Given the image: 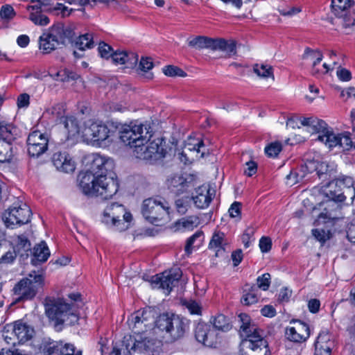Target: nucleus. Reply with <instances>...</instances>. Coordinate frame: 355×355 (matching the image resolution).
Returning <instances> with one entry per match:
<instances>
[{
  "label": "nucleus",
  "instance_id": "nucleus-22",
  "mask_svg": "<svg viewBox=\"0 0 355 355\" xmlns=\"http://www.w3.org/2000/svg\"><path fill=\"white\" fill-rule=\"evenodd\" d=\"M52 162L58 171L71 173L75 170V162L67 152L55 153Z\"/></svg>",
  "mask_w": 355,
  "mask_h": 355
},
{
  "label": "nucleus",
  "instance_id": "nucleus-52",
  "mask_svg": "<svg viewBox=\"0 0 355 355\" xmlns=\"http://www.w3.org/2000/svg\"><path fill=\"white\" fill-rule=\"evenodd\" d=\"M17 254V253L15 249H11L5 252L0 257V264H8L12 263L15 261Z\"/></svg>",
  "mask_w": 355,
  "mask_h": 355
},
{
  "label": "nucleus",
  "instance_id": "nucleus-64",
  "mask_svg": "<svg viewBox=\"0 0 355 355\" xmlns=\"http://www.w3.org/2000/svg\"><path fill=\"white\" fill-rule=\"evenodd\" d=\"M62 355H81V352H75V347L71 344H62Z\"/></svg>",
  "mask_w": 355,
  "mask_h": 355
},
{
  "label": "nucleus",
  "instance_id": "nucleus-10",
  "mask_svg": "<svg viewBox=\"0 0 355 355\" xmlns=\"http://www.w3.org/2000/svg\"><path fill=\"white\" fill-rule=\"evenodd\" d=\"M169 207L165 200L149 198L143 201L141 214L150 223H155L168 216Z\"/></svg>",
  "mask_w": 355,
  "mask_h": 355
},
{
  "label": "nucleus",
  "instance_id": "nucleus-18",
  "mask_svg": "<svg viewBox=\"0 0 355 355\" xmlns=\"http://www.w3.org/2000/svg\"><path fill=\"white\" fill-rule=\"evenodd\" d=\"M218 333L210 324L200 322L195 329V337L198 342L207 347H214L218 341Z\"/></svg>",
  "mask_w": 355,
  "mask_h": 355
},
{
  "label": "nucleus",
  "instance_id": "nucleus-40",
  "mask_svg": "<svg viewBox=\"0 0 355 355\" xmlns=\"http://www.w3.org/2000/svg\"><path fill=\"white\" fill-rule=\"evenodd\" d=\"M213 327L211 328L217 330H220L222 331H229L232 326L229 322V320L223 314L217 315L213 320Z\"/></svg>",
  "mask_w": 355,
  "mask_h": 355
},
{
  "label": "nucleus",
  "instance_id": "nucleus-41",
  "mask_svg": "<svg viewBox=\"0 0 355 355\" xmlns=\"http://www.w3.org/2000/svg\"><path fill=\"white\" fill-rule=\"evenodd\" d=\"M203 240V232L202 231L196 232L193 235L190 236L186 243L185 252L187 254H190L192 252L193 248L195 247V244L198 246L201 244Z\"/></svg>",
  "mask_w": 355,
  "mask_h": 355
},
{
  "label": "nucleus",
  "instance_id": "nucleus-7",
  "mask_svg": "<svg viewBox=\"0 0 355 355\" xmlns=\"http://www.w3.org/2000/svg\"><path fill=\"white\" fill-rule=\"evenodd\" d=\"M44 277L35 271L30 273L28 277L20 280L14 287L15 295L18 296L17 300H28L33 299L39 288L42 287Z\"/></svg>",
  "mask_w": 355,
  "mask_h": 355
},
{
  "label": "nucleus",
  "instance_id": "nucleus-14",
  "mask_svg": "<svg viewBox=\"0 0 355 355\" xmlns=\"http://www.w3.org/2000/svg\"><path fill=\"white\" fill-rule=\"evenodd\" d=\"M63 298L48 297L45 300V311L48 318L55 322L56 324L67 315L66 313L71 310V306Z\"/></svg>",
  "mask_w": 355,
  "mask_h": 355
},
{
  "label": "nucleus",
  "instance_id": "nucleus-42",
  "mask_svg": "<svg viewBox=\"0 0 355 355\" xmlns=\"http://www.w3.org/2000/svg\"><path fill=\"white\" fill-rule=\"evenodd\" d=\"M199 224V219L197 216H191L187 218H183L177 222L179 227H182L184 230H192Z\"/></svg>",
  "mask_w": 355,
  "mask_h": 355
},
{
  "label": "nucleus",
  "instance_id": "nucleus-57",
  "mask_svg": "<svg viewBox=\"0 0 355 355\" xmlns=\"http://www.w3.org/2000/svg\"><path fill=\"white\" fill-rule=\"evenodd\" d=\"M126 58L125 51H114L111 57L112 62L117 64H124Z\"/></svg>",
  "mask_w": 355,
  "mask_h": 355
},
{
  "label": "nucleus",
  "instance_id": "nucleus-31",
  "mask_svg": "<svg viewBox=\"0 0 355 355\" xmlns=\"http://www.w3.org/2000/svg\"><path fill=\"white\" fill-rule=\"evenodd\" d=\"M316 139L323 142L329 148L338 146L340 144V135H336L329 129L324 134L318 135Z\"/></svg>",
  "mask_w": 355,
  "mask_h": 355
},
{
  "label": "nucleus",
  "instance_id": "nucleus-54",
  "mask_svg": "<svg viewBox=\"0 0 355 355\" xmlns=\"http://www.w3.org/2000/svg\"><path fill=\"white\" fill-rule=\"evenodd\" d=\"M98 50L101 56L105 59L111 58L114 52L112 48L105 42H101L99 44Z\"/></svg>",
  "mask_w": 355,
  "mask_h": 355
},
{
  "label": "nucleus",
  "instance_id": "nucleus-24",
  "mask_svg": "<svg viewBox=\"0 0 355 355\" xmlns=\"http://www.w3.org/2000/svg\"><path fill=\"white\" fill-rule=\"evenodd\" d=\"M168 189L173 193L180 194L189 187H193L192 178H184L180 175H175L167 180Z\"/></svg>",
  "mask_w": 355,
  "mask_h": 355
},
{
  "label": "nucleus",
  "instance_id": "nucleus-59",
  "mask_svg": "<svg viewBox=\"0 0 355 355\" xmlns=\"http://www.w3.org/2000/svg\"><path fill=\"white\" fill-rule=\"evenodd\" d=\"M340 17L343 19L345 27L355 26V11H349L343 17Z\"/></svg>",
  "mask_w": 355,
  "mask_h": 355
},
{
  "label": "nucleus",
  "instance_id": "nucleus-35",
  "mask_svg": "<svg viewBox=\"0 0 355 355\" xmlns=\"http://www.w3.org/2000/svg\"><path fill=\"white\" fill-rule=\"evenodd\" d=\"M315 170L317 175L319 178L326 179L327 175L329 178L331 176L334 171V165L333 164H329L326 162H318L315 161Z\"/></svg>",
  "mask_w": 355,
  "mask_h": 355
},
{
  "label": "nucleus",
  "instance_id": "nucleus-1",
  "mask_svg": "<svg viewBox=\"0 0 355 355\" xmlns=\"http://www.w3.org/2000/svg\"><path fill=\"white\" fill-rule=\"evenodd\" d=\"M75 33L69 26L62 24H57L46 30L39 38V48L44 53L61 49L67 44H71L79 50L84 51L86 48L91 49L94 46L92 33L80 35L75 41Z\"/></svg>",
  "mask_w": 355,
  "mask_h": 355
},
{
  "label": "nucleus",
  "instance_id": "nucleus-26",
  "mask_svg": "<svg viewBox=\"0 0 355 355\" xmlns=\"http://www.w3.org/2000/svg\"><path fill=\"white\" fill-rule=\"evenodd\" d=\"M12 243L17 253L22 258L26 259L28 257V252L31 250V242L28 237L24 234L14 236Z\"/></svg>",
  "mask_w": 355,
  "mask_h": 355
},
{
  "label": "nucleus",
  "instance_id": "nucleus-61",
  "mask_svg": "<svg viewBox=\"0 0 355 355\" xmlns=\"http://www.w3.org/2000/svg\"><path fill=\"white\" fill-rule=\"evenodd\" d=\"M139 69L144 71L147 72L153 67V63L150 58H142L139 62Z\"/></svg>",
  "mask_w": 355,
  "mask_h": 355
},
{
  "label": "nucleus",
  "instance_id": "nucleus-33",
  "mask_svg": "<svg viewBox=\"0 0 355 355\" xmlns=\"http://www.w3.org/2000/svg\"><path fill=\"white\" fill-rule=\"evenodd\" d=\"M225 234L220 232H215L210 241L209 248L210 249H217L216 250L215 255L216 257L219 256V254H222L225 252V248L223 245L225 244L224 243Z\"/></svg>",
  "mask_w": 355,
  "mask_h": 355
},
{
  "label": "nucleus",
  "instance_id": "nucleus-58",
  "mask_svg": "<svg viewBox=\"0 0 355 355\" xmlns=\"http://www.w3.org/2000/svg\"><path fill=\"white\" fill-rule=\"evenodd\" d=\"M31 2L34 3L35 4L31 6H27V10H46V11L48 10V9L45 8L49 5V3L46 0H31Z\"/></svg>",
  "mask_w": 355,
  "mask_h": 355
},
{
  "label": "nucleus",
  "instance_id": "nucleus-49",
  "mask_svg": "<svg viewBox=\"0 0 355 355\" xmlns=\"http://www.w3.org/2000/svg\"><path fill=\"white\" fill-rule=\"evenodd\" d=\"M163 73L167 76H180L184 77L187 73L180 68L173 65H168L163 68Z\"/></svg>",
  "mask_w": 355,
  "mask_h": 355
},
{
  "label": "nucleus",
  "instance_id": "nucleus-34",
  "mask_svg": "<svg viewBox=\"0 0 355 355\" xmlns=\"http://www.w3.org/2000/svg\"><path fill=\"white\" fill-rule=\"evenodd\" d=\"M17 129L12 124L0 121V139L14 141L16 139Z\"/></svg>",
  "mask_w": 355,
  "mask_h": 355
},
{
  "label": "nucleus",
  "instance_id": "nucleus-37",
  "mask_svg": "<svg viewBox=\"0 0 355 355\" xmlns=\"http://www.w3.org/2000/svg\"><path fill=\"white\" fill-rule=\"evenodd\" d=\"M29 12V19L37 26H46L49 24V18L42 12L46 10H27Z\"/></svg>",
  "mask_w": 355,
  "mask_h": 355
},
{
  "label": "nucleus",
  "instance_id": "nucleus-6",
  "mask_svg": "<svg viewBox=\"0 0 355 355\" xmlns=\"http://www.w3.org/2000/svg\"><path fill=\"white\" fill-rule=\"evenodd\" d=\"M156 327L165 331L172 340L182 338L188 329V321L177 315L162 314L155 321Z\"/></svg>",
  "mask_w": 355,
  "mask_h": 355
},
{
  "label": "nucleus",
  "instance_id": "nucleus-11",
  "mask_svg": "<svg viewBox=\"0 0 355 355\" xmlns=\"http://www.w3.org/2000/svg\"><path fill=\"white\" fill-rule=\"evenodd\" d=\"M353 180L349 177L337 178L329 182L324 188L323 193L328 199L343 202L346 196L345 190L355 192L354 188H352Z\"/></svg>",
  "mask_w": 355,
  "mask_h": 355
},
{
  "label": "nucleus",
  "instance_id": "nucleus-43",
  "mask_svg": "<svg viewBox=\"0 0 355 355\" xmlns=\"http://www.w3.org/2000/svg\"><path fill=\"white\" fill-rule=\"evenodd\" d=\"M253 71L259 77H261V78L272 77V78L274 79L273 71H272V68L271 66H269L268 64H256L253 67Z\"/></svg>",
  "mask_w": 355,
  "mask_h": 355
},
{
  "label": "nucleus",
  "instance_id": "nucleus-51",
  "mask_svg": "<svg viewBox=\"0 0 355 355\" xmlns=\"http://www.w3.org/2000/svg\"><path fill=\"white\" fill-rule=\"evenodd\" d=\"M13 8L10 5L3 6L0 10V17L2 19L9 21L15 16Z\"/></svg>",
  "mask_w": 355,
  "mask_h": 355
},
{
  "label": "nucleus",
  "instance_id": "nucleus-16",
  "mask_svg": "<svg viewBox=\"0 0 355 355\" xmlns=\"http://www.w3.org/2000/svg\"><path fill=\"white\" fill-rule=\"evenodd\" d=\"M49 137L39 130L32 132L28 137V153L30 156L38 157L48 149Z\"/></svg>",
  "mask_w": 355,
  "mask_h": 355
},
{
  "label": "nucleus",
  "instance_id": "nucleus-50",
  "mask_svg": "<svg viewBox=\"0 0 355 355\" xmlns=\"http://www.w3.org/2000/svg\"><path fill=\"white\" fill-rule=\"evenodd\" d=\"M350 136L351 134L349 132H345L340 135V144H339L338 146L343 148L345 150H348L354 147V144H353Z\"/></svg>",
  "mask_w": 355,
  "mask_h": 355
},
{
  "label": "nucleus",
  "instance_id": "nucleus-38",
  "mask_svg": "<svg viewBox=\"0 0 355 355\" xmlns=\"http://www.w3.org/2000/svg\"><path fill=\"white\" fill-rule=\"evenodd\" d=\"M0 139V162H9L12 157V142Z\"/></svg>",
  "mask_w": 355,
  "mask_h": 355
},
{
  "label": "nucleus",
  "instance_id": "nucleus-30",
  "mask_svg": "<svg viewBox=\"0 0 355 355\" xmlns=\"http://www.w3.org/2000/svg\"><path fill=\"white\" fill-rule=\"evenodd\" d=\"M354 1L352 0H332L331 9L334 14L338 17H343L349 12Z\"/></svg>",
  "mask_w": 355,
  "mask_h": 355
},
{
  "label": "nucleus",
  "instance_id": "nucleus-47",
  "mask_svg": "<svg viewBox=\"0 0 355 355\" xmlns=\"http://www.w3.org/2000/svg\"><path fill=\"white\" fill-rule=\"evenodd\" d=\"M66 313L67 315L63 317V318L61 320L60 322L58 323V324H66L67 325H73L78 322V316L75 313L73 309V304L71 306V310L67 311Z\"/></svg>",
  "mask_w": 355,
  "mask_h": 355
},
{
  "label": "nucleus",
  "instance_id": "nucleus-53",
  "mask_svg": "<svg viewBox=\"0 0 355 355\" xmlns=\"http://www.w3.org/2000/svg\"><path fill=\"white\" fill-rule=\"evenodd\" d=\"M47 112L53 115V116L55 119V121L58 123L61 121V118L65 117L64 115V107L62 105H57L53 107L49 110Z\"/></svg>",
  "mask_w": 355,
  "mask_h": 355
},
{
  "label": "nucleus",
  "instance_id": "nucleus-46",
  "mask_svg": "<svg viewBox=\"0 0 355 355\" xmlns=\"http://www.w3.org/2000/svg\"><path fill=\"white\" fill-rule=\"evenodd\" d=\"M282 149V144L279 141L272 142L265 148V153L268 157H275Z\"/></svg>",
  "mask_w": 355,
  "mask_h": 355
},
{
  "label": "nucleus",
  "instance_id": "nucleus-25",
  "mask_svg": "<svg viewBox=\"0 0 355 355\" xmlns=\"http://www.w3.org/2000/svg\"><path fill=\"white\" fill-rule=\"evenodd\" d=\"M340 202L327 199L323 202L324 207L320 214V218H324L329 220H337L341 218V205Z\"/></svg>",
  "mask_w": 355,
  "mask_h": 355
},
{
  "label": "nucleus",
  "instance_id": "nucleus-5",
  "mask_svg": "<svg viewBox=\"0 0 355 355\" xmlns=\"http://www.w3.org/2000/svg\"><path fill=\"white\" fill-rule=\"evenodd\" d=\"M132 214L126 211L125 207L119 203L107 205L103 211L102 222L108 226H114L122 232L129 227Z\"/></svg>",
  "mask_w": 355,
  "mask_h": 355
},
{
  "label": "nucleus",
  "instance_id": "nucleus-45",
  "mask_svg": "<svg viewBox=\"0 0 355 355\" xmlns=\"http://www.w3.org/2000/svg\"><path fill=\"white\" fill-rule=\"evenodd\" d=\"M191 198L189 197H183L179 198L175 202V207L177 211L180 214H184L190 207Z\"/></svg>",
  "mask_w": 355,
  "mask_h": 355
},
{
  "label": "nucleus",
  "instance_id": "nucleus-4",
  "mask_svg": "<svg viewBox=\"0 0 355 355\" xmlns=\"http://www.w3.org/2000/svg\"><path fill=\"white\" fill-rule=\"evenodd\" d=\"M155 340L150 338L146 335H138L135 337L128 335L123 337L121 347L120 348L114 347L112 353L115 355H131L132 352H153L155 350Z\"/></svg>",
  "mask_w": 355,
  "mask_h": 355
},
{
  "label": "nucleus",
  "instance_id": "nucleus-62",
  "mask_svg": "<svg viewBox=\"0 0 355 355\" xmlns=\"http://www.w3.org/2000/svg\"><path fill=\"white\" fill-rule=\"evenodd\" d=\"M258 297L257 295L252 292L248 293L244 295L241 299V302L245 305H250L257 302Z\"/></svg>",
  "mask_w": 355,
  "mask_h": 355
},
{
  "label": "nucleus",
  "instance_id": "nucleus-28",
  "mask_svg": "<svg viewBox=\"0 0 355 355\" xmlns=\"http://www.w3.org/2000/svg\"><path fill=\"white\" fill-rule=\"evenodd\" d=\"M50 255L49 250L45 242L42 241L33 248L31 263L34 266H38L46 261Z\"/></svg>",
  "mask_w": 355,
  "mask_h": 355
},
{
  "label": "nucleus",
  "instance_id": "nucleus-2",
  "mask_svg": "<svg viewBox=\"0 0 355 355\" xmlns=\"http://www.w3.org/2000/svg\"><path fill=\"white\" fill-rule=\"evenodd\" d=\"M240 336L242 338L240 345L241 355H270L266 340L260 334L261 330L254 322H251L250 317L245 313L239 315Z\"/></svg>",
  "mask_w": 355,
  "mask_h": 355
},
{
  "label": "nucleus",
  "instance_id": "nucleus-13",
  "mask_svg": "<svg viewBox=\"0 0 355 355\" xmlns=\"http://www.w3.org/2000/svg\"><path fill=\"white\" fill-rule=\"evenodd\" d=\"M109 132L110 130L105 124L89 120L85 123L82 137L87 144L94 145L107 139Z\"/></svg>",
  "mask_w": 355,
  "mask_h": 355
},
{
  "label": "nucleus",
  "instance_id": "nucleus-39",
  "mask_svg": "<svg viewBox=\"0 0 355 355\" xmlns=\"http://www.w3.org/2000/svg\"><path fill=\"white\" fill-rule=\"evenodd\" d=\"M43 355H62V342L51 341L43 344Z\"/></svg>",
  "mask_w": 355,
  "mask_h": 355
},
{
  "label": "nucleus",
  "instance_id": "nucleus-36",
  "mask_svg": "<svg viewBox=\"0 0 355 355\" xmlns=\"http://www.w3.org/2000/svg\"><path fill=\"white\" fill-rule=\"evenodd\" d=\"M221 50L226 52L229 55L236 54V42L234 40L227 41L223 39L215 40L214 50Z\"/></svg>",
  "mask_w": 355,
  "mask_h": 355
},
{
  "label": "nucleus",
  "instance_id": "nucleus-29",
  "mask_svg": "<svg viewBox=\"0 0 355 355\" xmlns=\"http://www.w3.org/2000/svg\"><path fill=\"white\" fill-rule=\"evenodd\" d=\"M329 336L327 333L322 332L319 334L315 343V355H330L331 349L328 345Z\"/></svg>",
  "mask_w": 355,
  "mask_h": 355
},
{
  "label": "nucleus",
  "instance_id": "nucleus-23",
  "mask_svg": "<svg viewBox=\"0 0 355 355\" xmlns=\"http://www.w3.org/2000/svg\"><path fill=\"white\" fill-rule=\"evenodd\" d=\"M214 195V190L211 192L209 186L202 185L196 190V195L192 197V200L198 208L205 209L209 206Z\"/></svg>",
  "mask_w": 355,
  "mask_h": 355
},
{
  "label": "nucleus",
  "instance_id": "nucleus-20",
  "mask_svg": "<svg viewBox=\"0 0 355 355\" xmlns=\"http://www.w3.org/2000/svg\"><path fill=\"white\" fill-rule=\"evenodd\" d=\"M146 312L144 311H138L130 315L128 318V324L132 332L136 335H145L148 328H150L146 323L147 320L144 317Z\"/></svg>",
  "mask_w": 355,
  "mask_h": 355
},
{
  "label": "nucleus",
  "instance_id": "nucleus-32",
  "mask_svg": "<svg viewBox=\"0 0 355 355\" xmlns=\"http://www.w3.org/2000/svg\"><path fill=\"white\" fill-rule=\"evenodd\" d=\"M214 43L215 40L204 36H197L189 40L188 42L189 46L198 49H211L212 50L214 49Z\"/></svg>",
  "mask_w": 355,
  "mask_h": 355
},
{
  "label": "nucleus",
  "instance_id": "nucleus-63",
  "mask_svg": "<svg viewBox=\"0 0 355 355\" xmlns=\"http://www.w3.org/2000/svg\"><path fill=\"white\" fill-rule=\"evenodd\" d=\"M272 241L268 237H262L259 241V248L262 252H268L271 249Z\"/></svg>",
  "mask_w": 355,
  "mask_h": 355
},
{
  "label": "nucleus",
  "instance_id": "nucleus-60",
  "mask_svg": "<svg viewBox=\"0 0 355 355\" xmlns=\"http://www.w3.org/2000/svg\"><path fill=\"white\" fill-rule=\"evenodd\" d=\"M185 306L191 314L200 315L201 313V307L196 301L190 300L185 304Z\"/></svg>",
  "mask_w": 355,
  "mask_h": 355
},
{
  "label": "nucleus",
  "instance_id": "nucleus-15",
  "mask_svg": "<svg viewBox=\"0 0 355 355\" xmlns=\"http://www.w3.org/2000/svg\"><path fill=\"white\" fill-rule=\"evenodd\" d=\"M181 277L182 272L178 268L152 277L150 282L155 287L162 288L168 294L172 288L177 285Z\"/></svg>",
  "mask_w": 355,
  "mask_h": 355
},
{
  "label": "nucleus",
  "instance_id": "nucleus-27",
  "mask_svg": "<svg viewBox=\"0 0 355 355\" xmlns=\"http://www.w3.org/2000/svg\"><path fill=\"white\" fill-rule=\"evenodd\" d=\"M60 123L64 125L67 132V139H71L73 141H75L80 132L77 119L74 116H65L64 118H61Z\"/></svg>",
  "mask_w": 355,
  "mask_h": 355
},
{
  "label": "nucleus",
  "instance_id": "nucleus-56",
  "mask_svg": "<svg viewBox=\"0 0 355 355\" xmlns=\"http://www.w3.org/2000/svg\"><path fill=\"white\" fill-rule=\"evenodd\" d=\"M56 76H60L62 81H69L70 80H75L79 78L78 74L68 69H64L63 71L58 72Z\"/></svg>",
  "mask_w": 355,
  "mask_h": 355
},
{
  "label": "nucleus",
  "instance_id": "nucleus-19",
  "mask_svg": "<svg viewBox=\"0 0 355 355\" xmlns=\"http://www.w3.org/2000/svg\"><path fill=\"white\" fill-rule=\"evenodd\" d=\"M114 165L113 159L105 158L99 154H93L91 156L90 168L88 171L96 175L102 174L107 177V173L112 171Z\"/></svg>",
  "mask_w": 355,
  "mask_h": 355
},
{
  "label": "nucleus",
  "instance_id": "nucleus-3",
  "mask_svg": "<svg viewBox=\"0 0 355 355\" xmlns=\"http://www.w3.org/2000/svg\"><path fill=\"white\" fill-rule=\"evenodd\" d=\"M78 180L79 186L85 194L100 197L103 200L112 198L119 189V183L113 177L102 174L96 175L89 171L80 173Z\"/></svg>",
  "mask_w": 355,
  "mask_h": 355
},
{
  "label": "nucleus",
  "instance_id": "nucleus-8",
  "mask_svg": "<svg viewBox=\"0 0 355 355\" xmlns=\"http://www.w3.org/2000/svg\"><path fill=\"white\" fill-rule=\"evenodd\" d=\"M165 141L162 138H156L150 141V138L136 146V149L133 150L135 157L144 160H157L166 157L167 153L166 148L164 147Z\"/></svg>",
  "mask_w": 355,
  "mask_h": 355
},
{
  "label": "nucleus",
  "instance_id": "nucleus-55",
  "mask_svg": "<svg viewBox=\"0 0 355 355\" xmlns=\"http://www.w3.org/2000/svg\"><path fill=\"white\" fill-rule=\"evenodd\" d=\"M258 288L263 291H267L270 284V275L269 273H265L262 276H260L257 279Z\"/></svg>",
  "mask_w": 355,
  "mask_h": 355
},
{
  "label": "nucleus",
  "instance_id": "nucleus-12",
  "mask_svg": "<svg viewBox=\"0 0 355 355\" xmlns=\"http://www.w3.org/2000/svg\"><path fill=\"white\" fill-rule=\"evenodd\" d=\"M31 210L26 204L10 207L3 214L2 220L5 225L13 229L17 225L27 224L31 220Z\"/></svg>",
  "mask_w": 355,
  "mask_h": 355
},
{
  "label": "nucleus",
  "instance_id": "nucleus-9",
  "mask_svg": "<svg viewBox=\"0 0 355 355\" xmlns=\"http://www.w3.org/2000/svg\"><path fill=\"white\" fill-rule=\"evenodd\" d=\"M149 128L143 124L125 125L120 132V139L125 145L135 150L136 146H139L151 137Z\"/></svg>",
  "mask_w": 355,
  "mask_h": 355
},
{
  "label": "nucleus",
  "instance_id": "nucleus-21",
  "mask_svg": "<svg viewBox=\"0 0 355 355\" xmlns=\"http://www.w3.org/2000/svg\"><path fill=\"white\" fill-rule=\"evenodd\" d=\"M295 323V327H288L286 330L287 339L295 343L305 341L310 335L309 326L301 322Z\"/></svg>",
  "mask_w": 355,
  "mask_h": 355
},
{
  "label": "nucleus",
  "instance_id": "nucleus-44",
  "mask_svg": "<svg viewBox=\"0 0 355 355\" xmlns=\"http://www.w3.org/2000/svg\"><path fill=\"white\" fill-rule=\"evenodd\" d=\"M306 175L304 172L300 169V167L297 168L295 171H291L288 175L286 176L287 184L293 185L300 181L306 178Z\"/></svg>",
  "mask_w": 355,
  "mask_h": 355
},
{
  "label": "nucleus",
  "instance_id": "nucleus-48",
  "mask_svg": "<svg viewBox=\"0 0 355 355\" xmlns=\"http://www.w3.org/2000/svg\"><path fill=\"white\" fill-rule=\"evenodd\" d=\"M327 129V124L324 121L315 117L314 123L309 132L322 135L324 134V132H326Z\"/></svg>",
  "mask_w": 355,
  "mask_h": 355
},
{
  "label": "nucleus",
  "instance_id": "nucleus-17",
  "mask_svg": "<svg viewBox=\"0 0 355 355\" xmlns=\"http://www.w3.org/2000/svg\"><path fill=\"white\" fill-rule=\"evenodd\" d=\"M34 333L33 329L26 323L21 321H17L14 323L12 327V335L14 338L6 335L4 339L8 344L15 345L17 344H22L29 340Z\"/></svg>",
  "mask_w": 355,
  "mask_h": 355
}]
</instances>
